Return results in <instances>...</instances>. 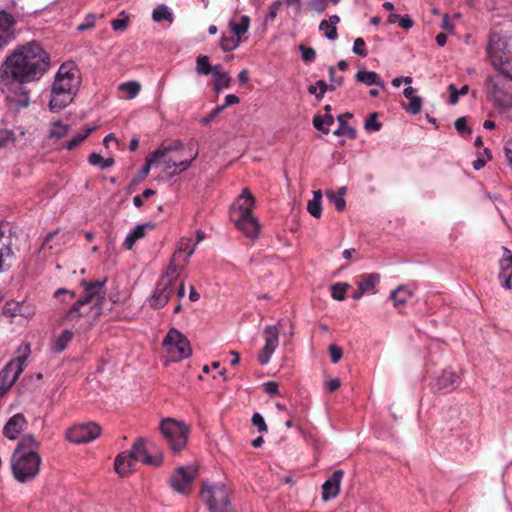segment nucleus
I'll list each match as a JSON object with an SVG mask.
<instances>
[{
	"instance_id": "1",
	"label": "nucleus",
	"mask_w": 512,
	"mask_h": 512,
	"mask_svg": "<svg viewBox=\"0 0 512 512\" xmlns=\"http://www.w3.org/2000/svg\"><path fill=\"white\" fill-rule=\"evenodd\" d=\"M49 68V55L37 42L15 50L0 66V90L15 111L30 104L25 84L39 80Z\"/></svg>"
},
{
	"instance_id": "2",
	"label": "nucleus",
	"mask_w": 512,
	"mask_h": 512,
	"mask_svg": "<svg viewBox=\"0 0 512 512\" xmlns=\"http://www.w3.org/2000/svg\"><path fill=\"white\" fill-rule=\"evenodd\" d=\"M107 277L103 280L90 282L82 280L81 285L84 288V295L81 296L71 307L67 310L63 316L65 322H76L82 317H89V313H92V320L88 321L84 330H89L93 322L98 319L104 310V304L106 301L105 295V284Z\"/></svg>"
},
{
	"instance_id": "3",
	"label": "nucleus",
	"mask_w": 512,
	"mask_h": 512,
	"mask_svg": "<svg viewBox=\"0 0 512 512\" xmlns=\"http://www.w3.org/2000/svg\"><path fill=\"white\" fill-rule=\"evenodd\" d=\"M40 442L32 434H24L11 456L12 473L17 481L25 483L34 479L42 462L38 453Z\"/></svg>"
},
{
	"instance_id": "4",
	"label": "nucleus",
	"mask_w": 512,
	"mask_h": 512,
	"mask_svg": "<svg viewBox=\"0 0 512 512\" xmlns=\"http://www.w3.org/2000/svg\"><path fill=\"white\" fill-rule=\"evenodd\" d=\"M80 84L81 77L78 69L66 64L61 65L51 89L50 110L58 112L71 104Z\"/></svg>"
},
{
	"instance_id": "5",
	"label": "nucleus",
	"mask_w": 512,
	"mask_h": 512,
	"mask_svg": "<svg viewBox=\"0 0 512 512\" xmlns=\"http://www.w3.org/2000/svg\"><path fill=\"white\" fill-rule=\"evenodd\" d=\"M486 52L491 66L512 82V36L502 30H492Z\"/></svg>"
},
{
	"instance_id": "6",
	"label": "nucleus",
	"mask_w": 512,
	"mask_h": 512,
	"mask_svg": "<svg viewBox=\"0 0 512 512\" xmlns=\"http://www.w3.org/2000/svg\"><path fill=\"white\" fill-rule=\"evenodd\" d=\"M254 205L255 198L248 188H244L237 198L231 214L237 228L250 238L257 237L260 232V224L252 214Z\"/></svg>"
},
{
	"instance_id": "7",
	"label": "nucleus",
	"mask_w": 512,
	"mask_h": 512,
	"mask_svg": "<svg viewBox=\"0 0 512 512\" xmlns=\"http://www.w3.org/2000/svg\"><path fill=\"white\" fill-rule=\"evenodd\" d=\"M507 80L501 73L488 75L484 88L488 101L500 112L512 109V89L507 86Z\"/></svg>"
},
{
	"instance_id": "8",
	"label": "nucleus",
	"mask_w": 512,
	"mask_h": 512,
	"mask_svg": "<svg viewBox=\"0 0 512 512\" xmlns=\"http://www.w3.org/2000/svg\"><path fill=\"white\" fill-rule=\"evenodd\" d=\"M200 498L209 512H233L229 491L223 483L203 482Z\"/></svg>"
},
{
	"instance_id": "9",
	"label": "nucleus",
	"mask_w": 512,
	"mask_h": 512,
	"mask_svg": "<svg viewBox=\"0 0 512 512\" xmlns=\"http://www.w3.org/2000/svg\"><path fill=\"white\" fill-rule=\"evenodd\" d=\"M159 429L174 454L186 447L190 429L183 421L168 417L161 421Z\"/></svg>"
},
{
	"instance_id": "10",
	"label": "nucleus",
	"mask_w": 512,
	"mask_h": 512,
	"mask_svg": "<svg viewBox=\"0 0 512 512\" xmlns=\"http://www.w3.org/2000/svg\"><path fill=\"white\" fill-rule=\"evenodd\" d=\"M18 352L20 354L16 359L11 360L0 371V397H2L16 382L23 371V364L31 353L30 344H22Z\"/></svg>"
},
{
	"instance_id": "11",
	"label": "nucleus",
	"mask_w": 512,
	"mask_h": 512,
	"mask_svg": "<svg viewBox=\"0 0 512 512\" xmlns=\"http://www.w3.org/2000/svg\"><path fill=\"white\" fill-rule=\"evenodd\" d=\"M162 346L166 350L169 360L172 362H179L192 355L189 340L176 328H171L168 331L163 339Z\"/></svg>"
},
{
	"instance_id": "12",
	"label": "nucleus",
	"mask_w": 512,
	"mask_h": 512,
	"mask_svg": "<svg viewBox=\"0 0 512 512\" xmlns=\"http://www.w3.org/2000/svg\"><path fill=\"white\" fill-rule=\"evenodd\" d=\"M285 323L289 325V330L286 335L291 338L294 335V327L291 321L280 319L276 325H267L264 327L263 336L265 338V345L258 355V361L261 365L269 363L272 354L278 347L280 328L284 327Z\"/></svg>"
},
{
	"instance_id": "13",
	"label": "nucleus",
	"mask_w": 512,
	"mask_h": 512,
	"mask_svg": "<svg viewBox=\"0 0 512 512\" xmlns=\"http://www.w3.org/2000/svg\"><path fill=\"white\" fill-rule=\"evenodd\" d=\"M198 473V468L194 465L181 466L170 477L172 489L181 494L190 492V487Z\"/></svg>"
},
{
	"instance_id": "14",
	"label": "nucleus",
	"mask_w": 512,
	"mask_h": 512,
	"mask_svg": "<svg viewBox=\"0 0 512 512\" xmlns=\"http://www.w3.org/2000/svg\"><path fill=\"white\" fill-rule=\"evenodd\" d=\"M101 434V427L95 422L73 426L66 433L69 442L75 444H84L98 438Z\"/></svg>"
},
{
	"instance_id": "15",
	"label": "nucleus",
	"mask_w": 512,
	"mask_h": 512,
	"mask_svg": "<svg viewBox=\"0 0 512 512\" xmlns=\"http://www.w3.org/2000/svg\"><path fill=\"white\" fill-rule=\"evenodd\" d=\"M174 292V278L161 277L150 297V306L156 309L164 307Z\"/></svg>"
},
{
	"instance_id": "16",
	"label": "nucleus",
	"mask_w": 512,
	"mask_h": 512,
	"mask_svg": "<svg viewBox=\"0 0 512 512\" xmlns=\"http://www.w3.org/2000/svg\"><path fill=\"white\" fill-rule=\"evenodd\" d=\"M146 439L139 438L132 446L131 451L128 453L131 457L137 461H141L147 465L158 466L163 461L162 453L158 452L156 454H150L148 448L146 447Z\"/></svg>"
},
{
	"instance_id": "17",
	"label": "nucleus",
	"mask_w": 512,
	"mask_h": 512,
	"mask_svg": "<svg viewBox=\"0 0 512 512\" xmlns=\"http://www.w3.org/2000/svg\"><path fill=\"white\" fill-rule=\"evenodd\" d=\"M183 147H184V144L181 141L174 140L171 143H169L167 145H162L160 148L155 150L153 153H151L146 158V163L142 167L143 176H147L149 174L152 163L156 162L157 160H159L162 157L167 156V154L169 152L182 150Z\"/></svg>"
},
{
	"instance_id": "18",
	"label": "nucleus",
	"mask_w": 512,
	"mask_h": 512,
	"mask_svg": "<svg viewBox=\"0 0 512 512\" xmlns=\"http://www.w3.org/2000/svg\"><path fill=\"white\" fill-rule=\"evenodd\" d=\"M28 422L22 413L10 417L3 428V435L9 440H15L27 428Z\"/></svg>"
},
{
	"instance_id": "19",
	"label": "nucleus",
	"mask_w": 512,
	"mask_h": 512,
	"mask_svg": "<svg viewBox=\"0 0 512 512\" xmlns=\"http://www.w3.org/2000/svg\"><path fill=\"white\" fill-rule=\"evenodd\" d=\"M500 272L498 279L502 287L512 289V253L504 248V256L499 262Z\"/></svg>"
},
{
	"instance_id": "20",
	"label": "nucleus",
	"mask_w": 512,
	"mask_h": 512,
	"mask_svg": "<svg viewBox=\"0 0 512 512\" xmlns=\"http://www.w3.org/2000/svg\"><path fill=\"white\" fill-rule=\"evenodd\" d=\"M344 472L342 470H335L331 477L326 480L322 485V499L324 501H329L335 497L340 492L341 480L343 478Z\"/></svg>"
},
{
	"instance_id": "21",
	"label": "nucleus",
	"mask_w": 512,
	"mask_h": 512,
	"mask_svg": "<svg viewBox=\"0 0 512 512\" xmlns=\"http://www.w3.org/2000/svg\"><path fill=\"white\" fill-rule=\"evenodd\" d=\"M13 17L5 11H0V48L5 46L14 37Z\"/></svg>"
},
{
	"instance_id": "22",
	"label": "nucleus",
	"mask_w": 512,
	"mask_h": 512,
	"mask_svg": "<svg viewBox=\"0 0 512 512\" xmlns=\"http://www.w3.org/2000/svg\"><path fill=\"white\" fill-rule=\"evenodd\" d=\"M135 464V460L125 451L116 456L114 469L118 475L126 477L134 470Z\"/></svg>"
},
{
	"instance_id": "23",
	"label": "nucleus",
	"mask_w": 512,
	"mask_h": 512,
	"mask_svg": "<svg viewBox=\"0 0 512 512\" xmlns=\"http://www.w3.org/2000/svg\"><path fill=\"white\" fill-rule=\"evenodd\" d=\"M460 384L459 375L452 370H443L442 373L436 378L435 386L439 390L455 389Z\"/></svg>"
},
{
	"instance_id": "24",
	"label": "nucleus",
	"mask_w": 512,
	"mask_h": 512,
	"mask_svg": "<svg viewBox=\"0 0 512 512\" xmlns=\"http://www.w3.org/2000/svg\"><path fill=\"white\" fill-rule=\"evenodd\" d=\"M3 314L11 318L16 316L29 318L34 314V311L22 302L7 301L3 307Z\"/></svg>"
},
{
	"instance_id": "25",
	"label": "nucleus",
	"mask_w": 512,
	"mask_h": 512,
	"mask_svg": "<svg viewBox=\"0 0 512 512\" xmlns=\"http://www.w3.org/2000/svg\"><path fill=\"white\" fill-rule=\"evenodd\" d=\"M214 78V90L219 93L221 89L228 88L230 86L231 78L229 73L223 71L221 65H215L212 73Z\"/></svg>"
},
{
	"instance_id": "26",
	"label": "nucleus",
	"mask_w": 512,
	"mask_h": 512,
	"mask_svg": "<svg viewBox=\"0 0 512 512\" xmlns=\"http://www.w3.org/2000/svg\"><path fill=\"white\" fill-rule=\"evenodd\" d=\"M379 280L380 276L377 273L362 274L357 277L356 284L361 289V292L366 293L373 291Z\"/></svg>"
},
{
	"instance_id": "27",
	"label": "nucleus",
	"mask_w": 512,
	"mask_h": 512,
	"mask_svg": "<svg viewBox=\"0 0 512 512\" xmlns=\"http://www.w3.org/2000/svg\"><path fill=\"white\" fill-rule=\"evenodd\" d=\"M355 78L358 82L364 83L367 86L377 85L381 88H385V83L374 71L359 70Z\"/></svg>"
},
{
	"instance_id": "28",
	"label": "nucleus",
	"mask_w": 512,
	"mask_h": 512,
	"mask_svg": "<svg viewBox=\"0 0 512 512\" xmlns=\"http://www.w3.org/2000/svg\"><path fill=\"white\" fill-rule=\"evenodd\" d=\"M73 338V332L71 330L65 329L62 331V333L53 341L51 345V350L54 353H61L63 352L70 341Z\"/></svg>"
},
{
	"instance_id": "29",
	"label": "nucleus",
	"mask_w": 512,
	"mask_h": 512,
	"mask_svg": "<svg viewBox=\"0 0 512 512\" xmlns=\"http://www.w3.org/2000/svg\"><path fill=\"white\" fill-rule=\"evenodd\" d=\"M322 192L321 190L313 191V198L307 203V211L314 218L319 219L322 215Z\"/></svg>"
},
{
	"instance_id": "30",
	"label": "nucleus",
	"mask_w": 512,
	"mask_h": 512,
	"mask_svg": "<svg viewBox=\"0 0 512 512\" xmlns=\"http://www.w3.org/2000/svg\"><path fill=\"white\" fill-rule=\"evenodd\" d=\"M412 291L405 285H399L395 290L391 292V299L393 300L394 306L404 305L408 299L412 296Z\"/></svg>"
},
{
	"instance_id": "31",
	"label": "nucleus",
	"mask_w": 512,
	"mask_h": 512,
	"mask_svg": "<svg viewBox=\"0 0 512 512\" xmlns=\"http://www.w3.org/2000/svg\"><path fill=\"white\" fill-rule=\"evenodd\" d=\"M250 25V18L247 15L241 16L240 23L234 20L229 22V27L232 34L241 40V37L248 31Z\"/></svg>"
},
{
	"instance_id": "32",
	"label": "nucleus",
	"mask_w": 512,
	"mask_h": 512,
	"mask_svg": "<svg viewBox=\"0 0 512 512\" xmlns=\"http://www.w3.org/2000/svg\"><path fill=\"white\" fill-rule=\"evenodd\" d=\"M88 162L92 166H99L101 169H108L115 163L114 158H103L100 154L93 152L88 158Z\"/></svg>"
},
{
	"instance_id": "33",
	"label": "nucleus",
	"mask_w": 512,
	"mask_h": 512,
	"mask_svg": "<svg viewBox=\"0 0 512 512\" xmlns=\"http://www.w3.org/2000/svg\"><path fill=\"white\" fill-rule=\"evenodd\" d=\"M241 43V40L235 35H222L220 39V47L224 52L235 50Z\"/></svg>"
},
{
	"instance_id": "34",
	"label": "nucleus",
	"mask_w": 512,
	"mask_h": 512,
	"mask_svg": "<svg viewBox=\"0 0 512 512\" xmlns=\"http://www.w3.org/2000/svg\"><path fill=\"white\" fill-rule=\"evenodd\" d=\"M152 19L155 22H161L162 20L172 22L174 18L172 12L167 8V6L162 4L154 9Z\"/></svg>"
},
{
	"instance_id": "35",
	"label": "nucleus",
	"mask_w": 512,
	"mask_h": 512,
	"mask_svg": "<svg viewBox=\"0 0 512 512\" xmlns=\"http://www.w3.org/2000/svg\"><path fill=\"white\" fill-rule=\"evenodd\" d=\"M214 71V66L210 65L209 57L206 55H199L196 60V72L198 74L209 75Z\"/></svg>"
},
{
	"instance_id": "36",
	"label": "nucleus",
	"mask_w": 512,
	"mask_h": 512,
	"mask_svg": "<svg viewBox=\"0 0 512 512\" xmlns=\"http://www.w3.org/2000/svg\"><path fill=\"white\" fill-rule=\"evenodd\" d=\"M190 242H191L190 238H181L180 241L178 242V247L174 253V255H176L177 257H180L181 253L187 251V256L184 258V262H187L189 257L195 251L196 244L193 245L192 247H190Z\"/></svg>"
},
{
	"instance_id": "37",
	"label": "nucleus",
	"mask_w": 512,
	"mask_h": 512,
	"mask_svg": "<svg viewBox=\"0 0 512 512\" xmlns=\"http://www.w3.org/2000/svg\"><path fill=\"white\" fill-rule=\"evenodd\" d=\"M338 121L340 122V126H339V128L337 130L334 131L333 134L336 135V136L346 135L350 139H355L356 136H357L356 130L353 127L349 126L343 120V116L342 115L338 116Z\"/></svg>"
},
{
	"instance_id": "38",
	"label": "nucleus",
	"mask_w": 512,
	"mask_h": 512,
	"mask_svg": "<svg viewBox=\"0 0 512 512\" xmlns=\"http://www.w3.org/2000/svg\"><path fill=\"white\" fill-rule=\"evenodd\" d=\"M69 130H70L69 125L63 124L60 121H55L51 125V129L49 131V137L60 139V138L64 137L65 135H67Z\"/></svg>"
},
{
	"instance_id": "39",
	"label": "nucleus",
	"mask_w": 512,
	"mask_h": 512,
	"mask_svg": "<svg viewBox=\"0 0 512 512\" xmlns=\"http://www.w3.org/2000/svg\"><path fill=\"white\" fill-rule=\"evenodd\" d=\"M95 129H96V126H93V127L85 129V131L82 133H78L70 141L67 142L66 148L68 150H73L78 145H80Z\"/></svg>"
},
{
	"instance_id": "40",
	"label": "nucleus",
	"mask_w": 512,
	"mask_h": 512,
	"mask_svg": "<svg viewBox=\"0 0 512 512\" xmlns=\"http://www.w3.org/2000/svg\"><path fill=\"white\" fill-rule=\"evenodd\" d=\"M448 90L450 91V96H449L448 102L451 105H455V104L458 103L460 95H466L469 92V86L468 85H463L458 90L454 84H450L448 86Z\"/></svg>"
},
{
	"instance_id": "41",
	"label": "nucleus",
	"mask_w": 512,
	"mask_h": 512,
	"mask_svg": "<svg viewBox=\"0 0 512 512\" xmlns=\"http://www.w3.org/2000/svg\"><path fill=\"white\" fill-rule=\"evenodd\" d=\"M350 288L348 283H335L331 286V296L333 299L337 301H342L345 299V294L347 290Z\"/></svg>"
},
{
	"instance_id": "42",
	"label": "nucleus",
	"mask_w": 512,
	"mask_h": 512,
	"mask_svg": "<svg viewBox=\"0 0 512 512\" xmlns=\"http://www.w3.org/2000/svg\"><path fill=\"white\" fill-rule=\"evenodd\" d=\"M121 91L127 92L128 99L135 98L140 92L141 85L136 81H129L119 85Z\"/></svg>"
},
{
	"instance_id": "43",
	"label": "nucleus",
	"mask_w": 512,
	"mask_h": 512,
	"mask_svg": "<svg viewBox=\"0 0 512 512\" xmlns=\"http://www.w3.org/2000/svg\"><path fill=\"white\" fill-rule=\"evenodd\" d=\"M325 194L327 198L330 200L331 203H333L338 211H343L346 207V201L344 197L341 195H337L336 192H334L331 189H327L325 191Z\"/></svg>"
},
{
	"instance_id": "44",
	"label": "nucleus",
	"mask_w": 512,
	"mask_h": 512,
	"mask_svg": "<svg viewBox=\"0 0 512 512\" xmlns=\"http://www.w3.org/2000/svg\"><path fill=\"white\" fill-rule=\"evenodd\" d=\"M319 29L324 32V35L329 40H335L338 37L337 28L331 25L327 20L320 22Z\"/></svg>"
},
{
	"instance_id": "45",
	"label": "nucleus",
	"mask_w": 512,
	"mask_h": 512,
	"mask_svg": "<svg viewBox=\"0 0 512 512\" xmlns=\"http://www.w3.org/2000/svg\"><path fill=\"white\" fill-rule=\"evenodd\" d=\"M178 260H179V257H177L176 255H173L169 262L167 271L162 275V277L174 278V284H176V281H177L176 273L178 270V264H177Z\"/></svg>"
},
{
	"instance_id": "46",
	"label": "nucleus",
	"mask_w": 512,
	"mask_h": 512,
	"mask_svg": "<svg viewBox=\"0 0 512 512\" xmlns=\"http://www.w3.org/2000/svg\"><path fill=\"white\" fill-rule=\"evenodd\" d=\"M378 114L376 112L370 114L368 119L365 121V129L368 131H379L381 129V123L377 121Z\"/></svg>"
},
{
	"instance_id": "47",
	"label": "nucleus",
	"mask_w": 512,
	"mask_h": 512,
	"mask_svg": "<svg viewBox=\"0 0 512 512\" xmlns=\"http://www.w3.org/2000/svg\"><path fill=\"white\" fill-rule=\"evenodd\" d=\"M421 108L422 98L419 96L410 99L409 104L405 106V109L414 115L418 114L421 111Z\"/></svg>"
},
{
	"instance_id": "48",
	"label": "nucleus",
	"mask_w": 512,
	"mask_h": 512,
	"mask_svg": "<svg viewBox=\"0 0 512 512\" xmlns=\"http://www.w3.org/2000/svg\"><path fill=\"white\" fill-rule=\"evenodd\" d=\"M353 53H355L358 56L366 57L367 56V50L365 48V41L363 38L359 37L354 40L353 44Z\"/></svg>"
},
{
	"instance_id": "49",
	"label": "nucleus",
	"mask_w": 512,
	"mask_h": 512,
	"mask_svg": "<svg viewBox=\"0 0 512 512\" xmlns=\"http://www.w3.org/2000/svg\"><path fill=\"white\" fill-rule=\"evenodd\" d=\"M299 50L304 62H312L316 58V51L311 47L300 45Z\"/></svg>"
},
{
	"instance_id": "50",
	"label": "nucleus",
	"mask_w": 512,
	"mask_h": 512,
	"mask_svg": "<svg viewBox=\"0 0 512 512\" xmlns=\"http://www.w3.org/2000/svg\"><path fill=\"white\" fill-rule=\"evenodd\" d=\"M198 156V151H196L194 153V156H191L190 159L188 160H183V161H180V162H172V166L173 168H177L179 169L181 172H184L186 170H188L190 168V166L192 165L193 161L197 158Z\"/></svg>"
},
{
	"instance_id": "51",
	"label": "nucleus",
	"mask_w": 512,
	"mask_h": 512,
	"mask_svg": "<svg viewBox=\"0 0 512 512\" xmlns=\"http://www.w3.org/2000/svg\"><path fill=\"white\" fill-rule=\"evenodd\" d=\"M14 139L15 137L13 131L0 129V148L6 146L10 142H13Z\"/></svg>"
},
{
	"instance_id": "52",
	"label": "nucleus",
	"mask_w": 512,
	"mask_h": 512,
	"mask_svg": "<svg viewBox=\"0 0 512 512\" xmlns=\"http://www.w3.org/2000/svg\"><path fill=\"white\" fill-rule=\"evenodd\" d=\"M252 423L255 427H257L259 432H266L267 431V425L263 418V416L256 412L252 416Z\"/></svg>"
},
{
	"instance_id": "53",
	"label": "nucleus",
	"mask_w": 512,
	"mask_h": 512,
	"mask_svg": "<svg viewBox=\"0 0 512 512\" xmlns=\"http://www.w3.org/2000/svg\"><path fill=\"white\" fill-rule=\"evenodd\" d=\"M329 352H330V357H331V361L333 363H337L340 361V359L342 358L343 356V350L341 347L335 345V344H331L329 346Z\"/></svg>"
},
{
	"instance_id": "54",
	"label": "nucleus",
	"mask_w": 512,
	"mask_h": 512,
	"mask_svg": "<svg viewBox=\"0 0 512 512\" xmlns=\"http://www.w3.org/2000/svg\"><path fill=\"white\" fill-rule=\"evenodd\" d=\"M309 8L312 11H315V12L321 14L327 8L326 1L325 0H310Z\"/></svg>"
},
{
	"instance_id": "55",
	"label": "nucleus",
	"mask_w": 512,
	"mask_h": 512,
	"mask_svg": "<svg viewBox=\"0 0 512 512\" xmlns=\"http://www.w3.org/2000/svg\"><path fill=\"white\" fill-rule=\"evenodd\" d=\"M454 127L459 133L467 132L468 134H471V129L467 126L466 117H460L456 119L454 122Z\"/></svg>"
},
{
	"instance_id": "56",
	"label": "nucleus",
	"mask_w": 512,
	"mask_h": 512,
	"mask_svg": "<svg viewBox=\"0 0 512 512\" xmlns=\"http://www.w3.org/2000/svg\"><path fill=\"white\" fill-rule=\"evenodd\" d=\"M95 16L93 14H88L85 18V21L77 26V30L79 32H83L87 29L93 28L95 25Z\"/></svg>"
},
{
	"instance_id": "57",
	"label": "nucleus",
	"mask_w": 512,
	"mask_h": 512,
	"mask_svg": "<svg viewBox=\"0 0 512 512\" xmlns=\"http://www.w3.org/2000/svg\"><path fill=\"white\" fill-rule=\"evenodd\" d=\"M223 111V107H215L207 116L203 117L200 122L203 125H208L211 121H213L221 112Z\"/></svg>"
},
{
	"instance_id": "58",
	"label": "nucleus",
	"mask_w": 512,
	"mask_h": 512,
	"mask_svg": "<svg viewBox=\"0 0 512 512\" xmlns=\"http://www.w3.org/2000/svg\"><path fill=\"white\" fill-rule=\"evenodd\" d=\"M313 125L314 127L319 130V131H322L324 134H328L329 133V129L328 128H325V125H324V118L323 116L321 115H316L314 118H313Z\"/></svg>"
},
{
	"instance_id": "59",
	"label": "nucleus",
	"mask_w": 512,
	"mask_h": 512,
	"mask_svg": "<svg viewBox=\"0 0 512 512\" xmlns=\"http://www.w3.org/2000/svg\"><path fill=\"white\" fill-rule=\"evenodd\" d=\"M128 25V18H123V19H114L112 20L111 22V26L113 28V30L115 31H123L126 29Z\"/></svg>"
},
{
	"instance_id": "60",
	"label": "nucleus",
	"mask_w": 512,
	"mask_h": 512,
	"mask_svg": "<svg viewBox=\"0 0 512 512\" xmlns=\"http://www.w3.org/2000/svg\"><path fill=\"white\" fill-rule=\"evenodd\" d=\"M264 391L270 395L278 394V383L269 381L263 384Z\"/></svg>"
},
{
	"instance_id": "61",
	"label": "nucleus",
	"mask_w": 512,
	"mask_h": 512,
	"mask_svg": "<svg viewBox=\"0 0 512 512\" xmlns=\"http://www.w3.org/2000/svg\"><path fill=\"white\" fill-rule=\"evenodd\" d=\"M317 88H319L318 94H316V98L318 100L322 99L324 97V94L328 91L329 85L324 80H318L316 82Z\"/></svg>"
},
{
	"instance_id": "62",
	"label": "nucleus",
	"mask_w": 512,
	"mask_h": 512,
	"mask_svg": "<svg viewBox=\"0 0 512 512\" xmlns=\"http://www.w3.org/2000/svg\"><path fill=\"white\" fill-rule=\"evenodd\" d=\"M240 102V99L238 96L234 94H228L225 97V103L223 105H219L218 107H223V110L226 109L230 105L238 104Z\"/></svg>"
},
{
	"instance_id": "63",
	"label": "nucleus",
	"mask_w": 512,
	"mask_h": 512,
	"mask_svg": "<svg viewBox=\"0 0 512 512\" xmlns=\"http://www.w3.org/2000/svg\"><path fill=\"white\" fill-rule=\"evenodd\" d=\"M340 386H341V381L338 378H334V379H331V380L326 382V388L330 392L336 391L337 389L340 388Z\"/></svg>"
},
{
	"instance_id": "64",
	"label": "nucleus",
	"mask_w": 512,
	"mask_h": 512,
	"mask_svg": "<svg viewBox=\"0 0 512 512\" xmlns=\"http://www.w3.org/2000/svg\"><path fill=\"white\" fill-rule=\"evenodd\" d=\"M506 158L512 167V139L509 140L504 147Z\"/></svg>"
}]
</instances>
